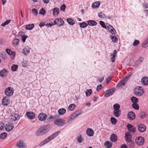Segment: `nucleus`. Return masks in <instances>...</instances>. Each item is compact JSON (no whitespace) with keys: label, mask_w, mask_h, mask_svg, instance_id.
I'll return each mask as SVG.
<instances>
[{"label":"nucleus","mask_w":148,"mask_h":148,"mask_svg":"<svg viewBox=\"0 0 148 148\" xmlns=\"http://www.w3.org/2000/svg\"><path fill=\"white\" fill-rule=\"evenodd\" d=\"M132 137L129 132H126L125 134V138L127 142L131 140Z\"/></svg>","instance_id":"20"},{"label":"nucleus","mask_w":148,"mask_h":148,"mask_svg":"<svg viewBox=\"0 0 148 148\" xmlns=\"http://www.w3.org/2000/svg\"><path fill=\"white\" fill-rule=\"evenodd\" d=\"M75 107V105L74 104H70L68 108L69 110L72 111L74 109Z\"/></svg>","instance_id":"50"},{"label":"nucleus","mask_w":148,"mask_h":148,"mask_svg":"<svg viewBox=\"0 0 148 148\" xmlns=\"http://www.w3.org/2000/svg\"><path fill=\"white\" fill-rule=\"evenodd\" d=\"M127 127L129 131L131 132L133 134H134L135 132V128L134 126L129 124L127 125Z\"/></svg>","instance_id":"11"},{"label":"nucleus","mask_w":148,"mask_h":148,"mask_svg":"<svg viewBox=\"0 0 148 148\" xmlns=\"http://www.w3.org/2000/svg\"><path fill=\"white\" fill-rule=\"evenodd\" d=\"M143 7L145 8H148V4L146 3H144L143 4Z\"/></svg>","instance_id":"63"},{"label":"nucleus","mask_w":148,"mask_h":148,"mask_svg":"<svg viewBox=\"0 0 148 148\" xmlns=\"http://www.w3.org/2000/svg\"><path fill=\"white\" fill-rule=\"evenodd\" d=\"M110 121L113 125H115L117 123L116 119L114 117H111L110 118Z\"/></svg>","instance_id":"42"},{"label":"nucleus","mask_w":148,"mask_h":148,"mask_svg":"<svg viewBox=\"0 0 148 148\" xmlns=\"http://www.w3.org/2000/svg\"><path fill=\"white\" fill-rule=\"evenodd\" d=\"M19 118L20 117L19 115L16 114H14L11 116V119L13 121H16L19 119Z\"/></svg>","instance_id":"24"},{"label":"nucleus","mask_w":148,"mask_h":148,"mask_svg":"<svg viewBox=\"0 0 148 148\" xmlns=\"http://www.w3.org/2000/svg\"><path fill=\"white\" fill-rule=\"evenodd\" d=\"M148 40H146L145 41L142 45V47L143 48L147 47L148 45Z\"/></svg>","instance_id":"51"},{"label":"nucleus","mask_w":148,"mask_h":148,"mask_svg":"<svg viewBox=\"0 0 148 148\" xmlns=\"http://www.w3.org/2000/svg\"><path fill=\"white\" fill-rule=\"evenodd\" d=\"M100 4L99 1H97L93 2L92 4V7L93 8H95L99 7Z\"/></svg>","instance_id":"31"},{"label":"nucleus","mask_w":148,"mask_h":148,"mask_svg":"<svg viewBox=\"0 0 148 148\" xmlns=\"http://www.w3.org/2000/svg\"><path fill=\"white\" fill-rule=\"evenodd\" d=\"M46 11L43 8L41 9L39 12V14L42 15H44L46 14Z\"/></svg>","instance_id":"44"},{"label":"nucleus","mask_w":148,"mask_h":148,"mask_svg":"<svg viewBox=\"0 0 148 148\" xmlns=\"http://www.w3.org/2000/svg\"><path fill=\"white\" fill-rule=\"evenodd\" d=\"M34 25L33 24L27 25L25 28L27 29L31 30L33 28Z\"/></svg>","instance_id":"39"},{"label":"nucleus","mask_w":148,"mask_h":148,"mask_svg":"<svg viewBox=\"0 0 148 148\" xmlns=\"http://www.w3.org/2000/svg\"><path fill=\"white\" fill-rule=\"evenodd\" d=\"M99 23L103 27L105 28H107L106 25L104 23L103 21H99Z\"/></svg>","instance_id":"56"},{"label":"nucleus","mask_w":148,"mask_h":148,"mask_svg":"<svg viewBox=\"0 0 148 148\" xmlns=\"http://www.w3.org/2000/svg\"><path fill=\"white\" fill-rule=\"evenodd\" d=\"M7 134L5 132H3L0 135V138L2 139H5L7 136Z\"/></svg>","instance_id":"40"},{"label":"nucleus","mask_w":148,"mask_h":148,"mask_svg":"<svg viewBox=\"0 0 148 148\" xmlns=\"http://www.w3.org/2000/svg\"><path fill=\"white\" fill-rule=\"evenodd\" d=\"M127 117L128 119L131 120L134 119L135 118V113L132 111L130 112L127 114Z\"/></svg>","instance_id":"12"},{"label":"nucleus","mask_w":148,"mask_h":148,"mask_svg":"<svg viewBox=\"0 0 148 148\" xmlns=\"http://www.w3.org/2000/svg\"><path fill=\"white\" fill-rule=\"evenodd\" d=\"M126 81L125 80V79H122L119 83L117 85V87H119L121 86L122 85H125V82Z\"/></svg>","instance_id":"38"},{"label":"nucleus","mask_w":148,"mask_h":148,"mask_svg":"<svg viewBox=\"0 0 148 148\" xmlns=\"http://www.w3.org/2000/svg\"><path fill=\"white\" fill-rule=\"evenodd\" d=\"M18 67V66L17 65L14 64L11 66V70L12 71H15L17 70Z\"/></svg>","instance_id":"47"},{"label":"nucleus","mask_w":148,"mask_h":148,"mask_svg":"<svg viewBox=\"0 0 148 148\" xmlns=\"http://www.w3.org/2000/svg\"><path fill=\"white\" fill-rule=\"evenodd\" d=\"M19 40L18 39H15L14 40L13 42V44L15 46H17L19 43Z\"/></svg>","instance_id":"54"},{"label":"nucleus","mask_w":148,"mask_h":148,"mask_svg":"<svg viewBox=\"0 0 148 148\" xmlns=\"http://www.w3.org/2000/svg\"><path fill=\"white\" fill-rule=\"evenodd\" d=\"M88 24L91 26H94L96 25L97 23L94 20H90L87 21Z\"/></svg>","instance_id":"28"},{"label":"nucleus","mask_w":148,"mask_h":148,"mask_svg":"<svg viewBox=\"0 0 148 148\" xmlns=\"http://www.w3.org/2000/svg\"><path fill=\"white\" fill-rule=\"evenodd\" d=\"M98 15L101 18H104L106 17L105 15L101 12L98 13Z\"/></svg>","instance_id":"55"},{"label":"nucleus","mask_w":148,"mask_h":148,"mask_svg":"<svg viewBox=\"0 0 148 148\" xmlns=\"http://www.w3.org/2000/svg\"><path fill=\"white\" fill-rule=\"evenodd\" d=\"M27 117L29 119H32L35 117V114L33 112H27L26 113Z\"/></svg>","instance_id":"14"},{"label":"nucleus","mask_w":148,"mask_h":148,"mask_svg":"<svg viewBox=\"0 0 148 148\" xmlns=\"http://www.w3.org/2000/svg\"><path fill=\"white\" fill-rule=\"evenodd\" d=\"M60 132V131H59L56 132H55L53 134L49 136L47 138L49 139V141L52 139H54L59 134Z\"/></svg>","instance_id":"16"},{"label":"nucleus","mask_w":148,"mask_h":148,"mask_svg":"<svg viewBox=\"0 0 148 148\" xmlns=\"http://www.w3.org/2000/svg\"><path fill=\"white\" fill-rule=\"evenodd\" d=\"M16 146L20 148H25L26 147V143L22 140H20L16 144Z\"/></svg>","instance_id":"8"},{"label":"nucleus","mask_w":148,"mask_h":148,"mask_svg":"<svg viewBox=\"0 0 148 148\" xmlns=\"http://www.w3.org/2000/svg\"><path fill=\"white\" fill-rule=\"evenodd\" d=\"M107 28L108 29L109 31L112 34H115L116 31L112 26L111 25H109L107 26Z\"/></svg>","instance_id":"19"},{"label":"nucleus","mask_w":148,"mask_h":148,"mask_svg":"<svg viewBox=\"0 0 148 148\" xmlns=\"http://www.w3.org/2000/svg\"><path fill=\"white\" fill-rule=\"evenodd\" d=\"M55 24L57 25L58 26H60L63 25L64 23L63 19L60 18H56L53 21Z\"/></svg>","instance_id":"6"},{"label":"nucleus","mask_w":148,"mask_h":148,"mask_svg":"<svg viewBox=\"0 0 148 148\" xmlns=\"http://www.w3.org/2000/svg\"><path fill=\"white\" fill-rule=\"evenodd\" d=\"M145 126L143 124L138 125V131L140 132H143L146 130Z\"/></svg>","instance_id":"18"},{"label":"nucleus","mask_w":148,"mask_h":148,"mask_svg":"<svg viewBox=\"0 0 148 148\" xmlns=\"http://www.w3.org/2000/svg\"><path fill=\"white\" fill-rule=\"evenodd\" d=\"M47 117L46 114L42 113L40 114L38 116V118L41 121H43L46 119Z\"/></svg>","instance_id":"13"},{"label":"nucleus","mask_w":148,"mask_h":148,"mask_svg":"<svg viewBox=\"0 0 148 148\" xmlns=\"http://www.w3.org/2000/svg\"><path fill=\"white\" fill-rule=\"evenodd\" d=\"M139 117L141 119L144 118L145 116V114L144 112H142L139 114Z\"/></svg>","instance_id":"52"},{"label":"nucleus","mask_w":148,"mask_h":148,"mask_svg":"<svg viewBox=\"0 0 148 148\" xmlns=\"http://www.w3.org/2000/svg\"><path fill=\"white\" fill-rule=\"evenodd\" d=\"M139 43V41L138 40H135L133 43V45L135 46L137 45Z\"/></svg>","instance_id":"60"},{"label":"nucleus","mask_w":148,"mask_h":148,"mask_svg":"<svg viewBox=\"0 0 148 148\" xmlns=\"http://www.w3.org/2000/svg\"><path fill=\"white\" fill-rule=\"evenodd\" d=\"M14 128V125L12 123H8L5 126V129L7 131L10 132Z\"/></svg>","instance_id":"9"},{"label":"nucleus","mask_w":148,"mask_h":148,"mask_svg":"<svg viewBox=\"0 0 148 148\" xmlns=\"http://www.w3.org/2000/svg\"><path fill=\"white\" fill-rule=\"evenodd\" d=\"M92 92V91L91 89L87 90L85 92L86 96L87 97L90 96Z\"/></svg>","instance_id":"41"},{"label":"nucleus","mask_w":148,"mask_h":148,"mask_svg":"<svg viewBox=\"0 0 148 148\" xmlns=\"http://www.w3.org/2000/svg\"><path fill=\"white\" fill-rule=\"evenodd\" d=\"M49 142V139L47 138L45 139L39 145V146H42L43 145H45L46 143Z\"/></svg>","instance_id":"45"},{"label":"nucleus","mask_w":148,"mask_h":148,"mask_svg":"<svg viewBox=\"0 0 148 148\" xmlns=\"http://www.w3.org/2000/svg\"><path fill=\"white\" fill-rule=\"evenodd\" d=\"M88 23L85 22H83L82 23H79V26L81 27L84 28L86 27L88 25Z\"/></svg>","instance_id":"49"},{"label":"nucleus","mask_w":148,"mask_h":148,"mask_svg":"<svg viewBox=\"0 0 148 148\" xmlns=\"http://www.w3.org/2000/svg\"><path fill=\"white\" fill-rule=\"evenodd\" d=\"M66 8V6L64 4L62 5L60 7V10L62 11H64Z\"/></svg>","instance_id":"58"},{"label":"nucleus","mask_w":148,"mask_h":148,"mask_svg":"<svg viewBox=\"0 0 148 148\" xmlns=\"http://www.w3.org/2000/svg\"><path fill=\"white\" fill-rule=\"evenodd\" d=\"M86 133L88 136L91 137L93 135L94 132L92 129L88 128L86 130Z\"/></svg>","instance_id":"17"},{"label":"nucleus","mask_w":148,"mask_h":148,"mask_svg":"<svg viewBox=\"0 0 148 148\" xmlns=\"http://www.w3.org/2000/svg\"><path fill=\"white\" fill-rule=\"evenodd\" d=\"M127 144L130 148H133L134 146V142L132 140L127 142Z\"/></svg>","instance_id":"33"},{"label":"nucleus","mask_w":148,"mask_h":148,"mask_svg":"<svg viewBox=\"0 0 148 148\" xmlns=\"http://www.w3.org/2000/svg\"><path fill=\"white\" fill-rule=\"evenodd\" d=\"M7 73V71L5 69H3L0 72V75L2 77H5Z\"/></svg>","instance_id":"27"},{"label":"nucleus","mask_w":148,"mask_h":148,"mask_svg":"<svg viewBox=\"0 0 148 148\" xmlns=\"http://www.w3.org/2000/svg\"><path fill=\"white\" fill-rule=\"evenodd\" d=\"M9 99L8 97H4L2 100V104L4 106H7L10 103Z\"/></svg>","instance_id":"10"},{"label":"nucleus","mask_w":148,"mask_h":148,"mask_svg":"<svg viewBox=\"0 0 148 148\" xmlns=\"http://www.w3.org/2000/svg\"><path fill=\"white\" fill-rule=\"evenodd\" d=\"M115 90V88H113L106 90L104 93L105 97H107L112 95Z\"/></svg>","instance_id":"4"},{"label":"nucleus","mask_w":148,"mask_h":148,"mask_svg":"<svg viewBox=\"0 0 148 148\" xmlns=\"http://www.w3.org/2000/svg\"><path fill=\"white\" fill-rule=\"evenodd\" d=\"M131 101L134 103H137L138 101V99L135 97H132L131 98Z\"/></svg>","instance_id":"35"},{"label":"nucleus","mask_w":148,"mask_h":148,"mask_svg":"<svg viewBox=\"0 0 148 148\" xmlns=\"http://www.w3.org/2000/svg\"><path fill=\"white\" fill-rule=\"evenodd\" d=\"M120 107V105L118 103L115 104L113 106V108L114 110H119Z\"/></svg>","instance_id":"36"},{"label":"nucleus","mask_w":148,"mask_h":148,"mask_svg":"<svg viewBox=\"0 0 148 148\" xmlns=\"http://www.w3.org/2000/svg\"><path fill=\"white\" fill-rule=\"evenodd\" d=\"M132 107L136 110H138L139 109V106L137 103H133L132 105Z\"/></svg>","instance_id":"48"},{"label":"nucleus","mask_w":148,"mask_h":148,"mask_svg":"<svg viewBox=\"0 0 148 148\" xmlns=\"http://www.w3.org/2000/svg\"><path fill=\"white\" fill-rule=\"evenodd\" d=\"M14 93L13 89L11 87H8L5 90V93L8 96H12Z\"/></svg>","instance_id":"7"},{"label":"nucleus","mask_w":148,"mask_h":148,"mask_svg":"<svg viewBox=\"0 0 148 148\" xmlns=\"http://www.w3.org/2000/svg\"><path fill=\"white\" fill-rule=\"evenodd\" d=\"M22 51L23 53L26 56L29 53L30 48L28 46H26L23 49Z\"/></svg>","instance_id":"15"},{"label":"nucleus","mask_w":148,"mask_h":148,"mask_svg":"<svg viewBox=\"0 0 148 148\" xmlns=\"http://www.w3.org/2000/svg\"><path fill=\"white\" fill-rule=\"evenodd\" d=\"M104 145L107 148H110L112 146V143L109 141H106L104 143Z\"/></svg>","instance_id":"32"},{"label":"nucleus","mask_w":148,"mask_h":148,"mask_svg":"<svg viewBox=\"0 0 148 148\" xmlns=\"http://www.w3.org/2000/svg\"><path fill=\"white\" fill-rule=\"evenodd\" d=\"M27 37L28 36L26 35H23L22 36L21 39L23 42H25L26 39Z\"/></svg>","instance_id":"59"},{"label":"nucleus","mask_w":148,"mask_h":148,"mask_svg":"<svg viewBox=\"0 0 148 148\" xmlns=\"http://www.w3.org/2000/svg\"><path fill=\"white\" fill-rule=\"evenodd\" d=\"M145 139L143 137L139 136L135 139V142L136 144L138 145H142L144 143Z\"/></svg>","instance_id":"5"},{"label":"nucleus","mask_w":148,"mask_h":148,"mask_svg":"<svg viewBox=\"0 0 148 148\" xmlns=\"http://www.w3.org/2000/svg\"><path fill=\"white\" fill-rule=\"evenodd\" d=\"M32 14L35 16H36L38 14L37 10L36 8H33L32 10Z\"/></svg>","instance_id":"46"},{"label":"nucleus","mask_w":148,"mask_h":148,"mask_svg":"<svg viewBox=\"0 0 148 148\" xmlns=\"http://www.w3.org/2000/svg\"><path fill=\"white\" fill-rule=\"evenodd\" d=\"M116 49H115L113 51V53H111V55L110 56L111 60L113 62H114L115 61V57L116 56Z\"/></svg>","instance_id":"21"},{"label":"nucleus","mask_w":148,"mask_h":148,"mask_svg":"<svg viewBox=\"0 0 148 148\" xmlns=\"http://www.w3.org/2000/svg\"><path fill=\"white\" fill-rule=\"evenodd\" d=\"M112 78V77H108L106 79L107 84H108V83L110 81Z\"/></svg>","instance_id":"64"},{"label":"nucleus","mask_w":148,"mask_h":148,"mask_svg":"<svg viewBox=\"0 0 148 148\" xmlns=\"http://www.w3.org/2000/svg\"><path fill=\"white\" fill-rule=\"evenodd\" d=\"M77 141L79 143H82L83 139L81 135L78 136L76 138Z\"/></svg>","instance_id":"43"},{"label":"nucleus","mask_w":148,"mask_h":148,"mask_svg":"<svg viewBox=\"0 0 148 148\" xmlns=\"http://www.w3.org/2000/svg\"><path fill=\"white\" fill-rule=\"evenodd\" d=\"M50 129L49 126H43L39 128L36 132V134L38 136H42L48 132Z\"/></svg>","instance_id":"1"},{"label":"nucleus","mask_w":148,"mask_h":148,"mask_svg":"<svg viewBox=\"0 0 148 148\" xmlns=\"http://www.w3.org/2000/svg\"><path fill=\"white\" fill-rule=\"evenodd\" d=\"M59 115H55L53 116V117L52 116H50L49 117V119H52V118H58L59 117ZM49 119H47V120H48Z\"/></svg>","instance_id":"62"},{"label":"nucleus","mask_w":148,"mask_h":148,"mask_svg":"<svg viewBox=\"0 0 148 148\" xmlns=\"http://www.w3.org/2000/svg\"><path fill=\"white\" fill-rule=\"evenodd\" d=\"M66 21L70 25H73L75 23L74 21L71 18H67L66 19Z\"/></svg>","instance_id":"30"},{"label":"nucleus","mask_w":148,"mask_h":148,"mask_svg":"<svg viewBox=\"0 0 148 148\" xmlns=\"http://www.w3.org/2000/svg\"><path fill=\"white\" fill-rule=\"evenodd\" d=\"M53 15L54 16H58L59 12V9L57 7L53 9Z\"/></svg>","instance_id":"25"},{"label":"nucleus","mask_w":148,"mask_h":148,"mask_svg":"<svg viewBox=\"0 0 148 148\" xmlns=\"http://www.w3.org/2000/svg\"><path fill=\"white\" fill-rule=\"evenodd\" d=\"M142 84L144 85H148V77H143L141 80Z\"/></svg>","instance_id":"22"},{"label":"nucleus","mask_w":148,"mask_h":148,"mask_svg":"<svg viewBox=\"0 0 148 148\" xmlns=\"http://www.w3.org/2000/svg\"><path fill=\"white\" fill-rule=\"evenodd\" d=\"M83 113V111L82 110H79L74 113L75 116L77 117L78 116Z\"/></svg>","instance_id":"37"},{"label":"nucleus","mask_w":148,"mask_h":148,"mask_svg":"<svg viewBox=\"0 0 148 148\" xmlns=\"http://www.w3.org/2000/svg\"><path fill=\"white\" fill-rule=\"evenodd\" d=\"M76 117L73 113L70 116L67 120V123H69L70 121H72Z\"/></svg>","instance_id":"29"},{"label":"nucleus","mask_w":148,"mask_h":148,"mask_svg":"<svg viewBox=\"0 0 148 148\" xmlns=\"http://www.w3.org/2000/svg\"><path fill=\"white\" fill-rule=\"evenodd\" d=\"M4 124L1 121H0V130H2L3 129Z\"/></svg>","instance_id":"61"},{"label":"nucleus","mask_w":148,"mask_h":148,"mask_svg":"<svg viewBox=\"0 0 148 148\" xmlns=\"http://www.w3.org/2000/svg\"><path fill=\"white\" fill-rule=\"evenodd\" d=\"M6 52L9 55H13V52L10 49H6Z\"/></svg>","instance_id":"57"},{"label":"nucleus","mask_w":148,"mask_h":148,"mask_svg":"<svg viewBox=\"0 0 148 148\" xmlns=\"http://www.w3.org/2000/svg\"><path fill=\"white\" fill-rule=\"evenodd\" d=\"M134 94L138 96H140L144 93V90L142 87L140 86H137L134 89Z\"/></svg>","instance_id":"2"},{"label":"nucleus","mask_w":148,"mask_h":148,"mask_svg":"<svg viewBox=\"0 0 148 148\" xmlns=\"http://www.w3.org/2000/svg\"><path fill=\"white\" fill-rule=\"evenodd\" d=\"M66 110L64 108H62L59 109L58 111V114L61 115L64 114L66 112Z\"/></svg>","instance_id":"34"},{"label":"nucleus","mask_w":148,"mask_h":148,"mask_svg":"<svg viewBox=\"0 0 148 148\" xmlns=\"http://www.w3.org/2000/svg\"><path fill=\"white\" fill-rule=\"evenodd\" d=\"M121 110H114L113 112L114 115L116 117H119L121 114Z\"/></svg>","instance_id":"26"},{"label":"nucleus","mask_w":148,"mask_h":148,"mask_svg":"<svg viewBox=\"0 0 148 148\" xmlns=\"http://www.w3.org/2000/svg\"><path fill=\"white\" fill-rule=\"evenodd\" d=\"M117 136L114 134H112L110 136V140L113 142H116L117 140Z\"/></svg>","instance_id":"23"},{"label":"nucleus","mask_w":148,"mask_h":148,"mask_svg":"<svg viewBox=\"0 0 148 148\" xmlns=\"http://www.w3.org/2000/svg\"><path fill=\"white\" fill-rule=\"evenodd\" d=\"M111 37V39L112 40V41H113L114 42H116L118 41L117 38L114 36H110Z\"/></svg>","instance_id":"53"},{"label":"nucleus","mask_w":148,"mask_h":148,"mask_svg":"<svg viewBox=\"0 0 148 148\" xmlns=\"http://www.w3.org/2000/svg\"><path fill=\"white\" fill-rule=\"evenodd\" d=\"M66 123V121L61 118H58L56 119L54 121V124L59 126H61L64 125Z\"/></svg>","instance_id":"3"}]
</instances>
